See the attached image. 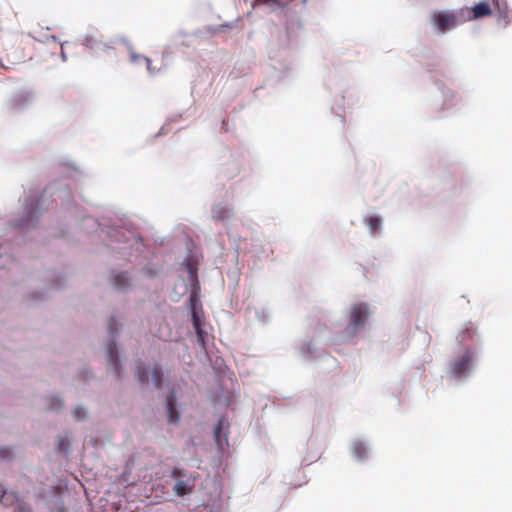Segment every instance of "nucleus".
I'll use <instances>...</instances> for the list:
<instances>
[{
	"label": "nucleus",
	"instance_id": "f257e3e1",
	"mask_svg": "<svg viewBox=\"0 0 512 512\" xmlns=\"http://www.w3.org/2000/svg\"><path fill=\"white\" fill-rule=\"evenodd\" d=\"M432 24L442 33H445L459 24L457 15L450 11H438L431 15Z\"/></svg>",
	"mask_w": 512,
	"mask_h": 512
},
{
	"label": "nucleus",
	"instance_id": "f03ea898",
	"mask_svg": "<svg viewBox=\"0 0 512 512\" xmlns=\"http://www.w3.org/2000/svg\"><path fill=\"white\" fill-rule=\"evenodd\" d=\"M369 314L368 307L364 303L354 305L350 311V321L353 328L363 325Z\"/></svg>",
	"mask_w": 512,
	"mask_h": 512
},
{
	"label": "nucleus",
	"instance_id": "7ed1b4c3",
	"mask_svg": "<svg viewBox=\"0 0 512 512\" xmlns=\"http://www.w3.org/2000/svg\"><path fill=\"white\" fill-rule=\"evenodd\" d=\"M473 355L470 351H466L460 359L456 360L452 367L451 371L452 373L459 377L461 376L467 369L469 368V364L472 361Z\"/></svg>",
	"mask_w": 512,
	"mask_h": 512
},
{
	"label": "nucleus",
	"instance_id": "20e7f679",
	"mask_svg": "<svg viewBox=\"0 0 512 512\" xmlns=\"http://www.w3.org/2000/svg\"><path fill=\"white\" fill-rule=\"evenodd\" d=\"M166 412L168 421L171 424H177L180 419V414L176 408V397L174 391H171L166 401Z\"/></svg>",
	"mask_w": 512,
	"mask_h": 512
},
{
	"label": "nucleus",
	"instance_id": "39448f33",
	"mask_svg": "<svg viewBox=\"0 0 512 512\" xmlns=\"http://www.w3.org/2000/svg\"><path fill=\"white\" fill-rule=\"evenodd\" d=\"M32 100L31 93H19L14 95L8 102V106L11 110H20L26 107Z\"/></svg>",
	"mask_w": 512,
	"mask_h": 512
},
{
	"label": "nucleus",
	"instance_id": "423d86ee",
	"mask_svg": "<svg viewBox=\"0 0 512 512\" xmlns=\"http://www.w3.org/2000/svg\"><path fill=\"white\" fill-rule=\"evenodd\" d=\"M495 9L499 14V18L508 25L511 22L512 11L509 10L507 2L505 0H492Z\"/></svg>",
	"mask_w": 512,
	"mask_h": 512
},
{
	"label": "nucleus",
	"instance_id": "0eeeda50",
	"mask_svg": "<svg viewBox=\"0 0 512 512\" xmlns=\"http://www.w3.org/2000/svg\"><path fill=\"white\" fill-rule=\"evenodd\" d=\"M107 359L109 364L113 367L116 375L120 374V365L117 354V347L115 342H111L107 345Z\"/></svg>",
	"mask_w": 512,
	"mask_h": 512
},
{
	"label": "nucleus",
	"instance_id": "6e6552de",
	"mask_svg": "<svg viewBox=\"0 0 512 512\" xmlns=\"http://www.w3.org/2000/svg\"><path fill=\"white\" fill-rule=\"evenodd\" d=\"M194 482L190 480H179L173 487L174 493L179 496H185L193 492Z\"/></svg>",
	"mask_w": 512,
	"mask_h": 512
},
{
	"label": "nucleus",
	"instance_id": "1a4fd4ad",
	"mask_svg": "<svg viewBox=\"0 0 512 512\" xmlns=\"http://www.w3.org/2000/svg\"><path fill=\"white\" fill-rule=\"evenodd\" d=\"M473 19L486 17L491 14V8L486 2H479L472 8Z\"/></svg>",
	"mask_w": 512,
	"mask_h": 512
},
{
	"label": "nucleus",
	"instance_id": "9d476101",
	"mask_svg": "<svg viewBox=\"0 0 512 512\" xmlns=\"http://www.w3.org/2000/svg\"><path fill=\"white\" fill-rule=\"evenodd\" d=\"M1 493V498H0V502L4 505V506H12L14 505L15 503L18 502V497L15 493L13 492H7L5 490L2 489V491L0 492Z\"/></svg>",
	"mask_w": 512,
	"mask_h": 512
},
{
	"label": "nucleus",
	"instance_id": "9b49d317",
	"mask_svg": "<svg viewBox=\"0 0 512 512\" xmlns=\"http://www.w3.org/2000/svg\"><path fill=\"white\" fill-rule=\"evenodd\" d=\"M114 285L119 290H125L130 285V279L126 273L117 274L114 277Z\"/></svg>",
	"mask_w": 512,
	"mask_h": 512
},
{
	"label": "nucleus",
	"instance_id": "f8f14e48",
	"mask_svg": "<svg viewBox=\"0 0 512 512\" xmlns=\"http://www.w3.org/2000/svg\"><path fill=\"white\" fill-rule=\"evenodd\" d=\"M223 424H224V420L223 419H220L215 430H214V437H215V441L217 442V445L219 446L220 449H223V444L226 443L227 444V437L224 436V438L222 439L221 437V432H222V428H223Z\"/></svg>",
	"mask_w": 512,
	"mask_h": 512
},
{
	"label": "nucleus",
	"instance_id": "ddd939ff",
	"mask_svg": "<svg viewBox=\"0 0 512 512\" xmlns=\"http://www.w3.org/2000/svg\"><path fill=\"white\" fill-rule=\"evenodd\" d=\"M352 451L355 457H357L358 459L365 458L368 453L366 445L361 441L355 442L353 444Z\"/></svg>",
	"mask_w": 512,
	"mask_h": 512
},
{
	"label": "nucleus",
	"instance_id": "4468645a",
	"mask_svg": "<svg viewBox=\"0 0 512 512\" xmlns=\"http://www.w3.org/2000/svg\"><path fill=\"white\" fill-rule=\"evenodd\" d=\"M162 369L159 365H155L152 370V380L154 383L155 388H160L162 385Z\"/></svg>",
	"mask_w": 512,
	"mask_h": 512
},
{
	"label": "nucleus",
	"instance_id": "2eb2a0df",
	"mask_svg": "<svg viewBox=\"0 0 512 512\" xmlns=\"http://www.w3.org/2000/svg\"><path fill=\"white\" fill-rule=\"evenodd\" d=\"M371 233H375L381 227V219L378 216H371L367 220Z\"/></svg>",
	"mask_w": 512,
	"mask_h": 512
},
{
	"label": "nucleus",
	"instance_id": "dca6fc26",
	"mask_svg": "<svg viewBox=\"0 0 512 512\" xmlns=\"http://www.w3.org/2000/svg\"><path fill=\"white\" fill-rule=\"evenodd\" d=\"M136 375H137L138 381L141 384H147L149 382L148 371L145 367L138 366Z\"/></svg>",
	"mask_w": 512,
	"mask_h": 512
},
{
	"label": "nucleus",
	"instance_id": "f3484780",
	"mask_svg": "<svg viewBox=\"0 0 512 512\" xmlns=\"http://www.w3.org/2000/svg\"><path fill=\"white\" fill-rule=\"evenodd\" d=\"M140 60H143L146 63L149 73H151V74L154 73V71L151 67V60L148 57L142 56V55H137L134 52L131 53V61L132 62H138Z\"/></svg>",
	"mask_w": 512,
	"mask_h": 512
},
{
	"label": "nucleus",
	"instance_id": "a211bd4d",
	"mask_svg": "<svg viewBox=\"0 0 512 512\" xmlns=\"http://www.w3.org/2000/svg\"><path fill=\"white\" fill-rule=\"evenodd\" d=\"M192 322H193L194 329L197 333V336L200 339L202 337L201 323H200V319H199V316L197 315L196 311L192 312Z\"/></svg>",
	"mask_w": 512,
	"mask_h": 512
},
{
	"label": "nucleus",
	"instance_id": "6ab92c4d",
	"mask_svg": "<svg viewBox=\"0 0 512 512\" xmlns=\"http://www.w3.org/2000/svg\"><path fill=\"white\" fill-rule=\"evenodd\" d=\"M69 440L67 437H59V440H58V449L60 451H64L66 452L68 447H69Z\"/></svg>",
	"mask_w": 512,
	"mask_h": 512
},
{
	"label": "nucleus",
	"instance_id": "aec40b11",
	"mask_svg": "<svg viewBox=\"0 0 512 512\" xmlns=\"http://www.w3.org/2000/svg\"><path fill=\"white\" fill-rule=\"evenodd\" d=\"M172 478L174 479H177V478H183L186 476V473L183 469H180V468H173V470L171 471V475H170Z\"/></svg>",
	"mask_w": 512,
	"mask_h": 512
},
{
	"label": "nucleus",
	"instance_id": "412c9836",
	"mask_svg": "<svg viewBox=\"0 0 512 512\" xmlns=\"http://www.w3.org/2000/svg\"><path fill=\"white\" fill-rule=\"evenodd\" d=\"M74 416H75V419L77 420H82L86 417V411L84 408L82 407H77L75 410H74Z\"/></svg>",
	"mask_w": 512,
	"mask_h": 512
},
{
	"label": "nucleus",
	"instance_id": "4be33fe9",
	"mask_svg": "<svg viewBox=\"0 0 512 512\" xmlns=\"http://www.w3.org/2000/svg\"><path fill=\"white\" fill-rule=\"evenodd\" d=\"M115 325H116V321H115V319H113V318H112V319L110 320V322H109V325H108V328H109L110 333H111L112 335H114V333L116 332V327H115Z\"/></svg>",
	"mask_w": 512,
	"mask_h": 512
},
{
	"label": "nucleus",
	"instance_id": "5701e85b",
	"mask_svg": "<svg viewBox=\"0 0 512 512\" xmlns=\"http://www.w3.org/2000/svg\"><path fill=\"white\" fill-rule=\"evenodd\" d=\"M10 455V450L8 448H1L0 449V456L5 459L8 458Z\"/></svg>",
	"mask_w": 512,
	"mask_h": 512
},
{
	"label": "nucleus",
	"instance_id": "b1692460",
	"mask_svg": "<svg viewBox=\"0 0 512 512\" xmlns=\"http://www.w3.org/2000/svg\"><path fill=\"white\" fill-rule=\"evenodd\" d=\"M34 212H35V209H34V208H31V209L28 211V213H29L31 216L34 214Z\"/></svg>",
	"mask_w": 512,
	"mask_h": 512
},
{
	"label": "nucleus",
	"instance_id": "393cba45",
	"mask_svg": "<svg viewBox=\"0 0 512 512\" xmlns=\"http://www.w3.org/2000/svg\"><path fill=\"white\" fill-rule=\"evenodd\" d=\"M467 333H468L469 335H471V334H473V333H474V330H472V329H468V330H467Z\"/></svg>",
	"mask_w": 512,
	"mask_h": 512
},
{
	"label": "nucleus",
	"instance_id": "a878e982",
	"mask_svg": "<svg viewBox=\"0 0 512 512\" xmlns=\"http://www.w3.org/2000/svg\"><path fill=\"white\" fill-rule=\"evenodd\" d=\"M2 491V486H0V492Z\"/></svg>",
	"mask_w": 512,
	"mask_h": 512
}]
</instances>
